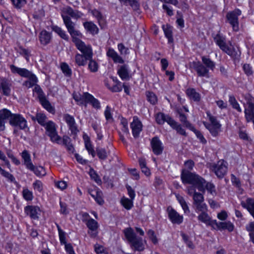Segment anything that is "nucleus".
<instances>
[{
	"label": "nucleus",
	"mask_w": 254,
	"mask_h": 254,
	"mask_svg": "<svg viewBox=\"0 0 254 254\" xmlns=\"http://www.w3.org/2000/svg\"><path fill=\"white\" fill-rule=\"evenodd\" d=\"M9 124L12 127H18L22 130L27 128L26 120L22 115L18 114H13L12 115L9 121Z\"/></svg>",
	"instance_id": "nucleus-8"
},
{
	"label": "nucleus",
	"mask_w": 254,
	"mask_h": 254,
	"mask_svg": "<svg viewBox=\"0 0 254 254\" xmlns=\"http://www.w3.org/2000/svg\"><path fill=\"white\" fill-rule=\"evenodd\" d=\"M1 175L7 179V180L11 182L16 183L15 179L13 175L9 172L5 171L4 170L2 171Z\"/></svg>",
	"instance_id": "nucleus-62"
},
{
	"label": "nucleus",
	"mask_w": 254,
	"mask_h": 254,
	"mask_svg": "<svg viewBox=\"0 0 254 254\" xmlns=\"http://www.w3.org/2000/svg\"><path fill=\"white\" fill-rule=\"evenodd\" d=\"M193 199V204L198 203V202H201L204 201L203 195L200 192H195L192 196Z\"/></svg>",
	"instance_id": "nucleus-55"
},
{
	"label": "nucleus",
	"mask_w": 254,
	"mask_h": 254,
	"mask_svg": "<svg viewBox=\"0 0 254 254\" xmlns=\"http://www.w3.org/2000/svg\"><path fill=\"white\" fill-rule=\"evenodd\" d=\"M201 60L202 62V64L206 66L208 69H210L211 70H213L215 66V64L212 61L210 58H207L205 56H202L201 57Z\"/></svg>",
	"instance_id": "nucleus-39"
},
{
	"label": "nucleus",
	"mask_w": 254,
	"mask_h": 254,
	"mask_svg": "<svg viewBox=\"0 0 254 254\" xmlns=\"http://www.w3.org/2000/svg\"><path fill=\"white\" fill-rule=\"evenodd\" d=\"M190 130L192 131L197 136V138L199 139L200 142L202 143L203 144H205L206 143L207 141L205 139V138L204 137L203 134L201 133V132L196 130L194 127H193L191 128L190 129Z\"/></svg>",
	"instance_id": "nucleus-54"
},
{
	"label": "nucleus",
	"mask_w": 254,
	"mask_h": 254,
	"mask_svg": "<svg viewBox=\"0 0 254 254\" xmlns=\"http://www.w3.org/2000/svg\"><path fill=\"white\" fill-rule=\"evenodd\" d=\"M186 94L188 97L191 100L195 102H198L200 100V95L197 92L194 88H188L186 90Z\"/></svg>",
	"instance_id": "nucleus-34"
},
{
	"label": "nucleus",
	"mask_w": 254,
	"mask_h": 254,
	"mask_svg": "<svg viewBox=\"0 0 254 254\" xmlns=\"http://www.w3.org/2000/svg\"><path fill=\"white\" fill-rule=\"evenodd\" d=\"M165 37L168 39L169 43H173L174 39L172 35V27L169 24H163L162 26Z\"/></svg>",
	"instance_id": "nucleus-26"
},
{
	"label": "nucleus",
	"mask_w": 254,
	"mask_h": 254,
	"mask_svg": "<svg viewBox=\"0 0 254 254\" xmlns=\"http://www.w3.org/2000/svg\"><path fill=\"white\" fill-rule=\"evenodd\" d=\"M21 155L23 160V164L26 166V168L29 169L33 167V164L32 163L31 156L28 151L26 150H23Z\"/></svg>",
	"instance_id": "nucleus-24"
},
{
	"label": "nucleus",
	"mask_w": 254,
	"mask_h": 254,
	"mask_svg": "<svg viewBox=\"0 0 254 254\" xmlns=\"http://www.w3.org/2000/svg\"><path fill=\"white\" fill-rule=\"evenodd\" d=\"M39 38L41 44L46 45L50 43L52 36L50 32L46 30H42L39 34Z\"/></svg>",
	"instance_id": "nucleus-25"
},
{
	"label": "nucleus",
	"mask_w": 254,
	"mask_h": 254,
	"mask_svg": "<svg viewBox=\"0 0 254 254\" xmlns=\"http://www.w3.org/2000/svg\"><path fill=\"white\" fill-rule=\"evenodd\" d=\"M169 125L174 129H175L179 134L186 136L187 133L184 128H182L181 125L176 122L173 119H169Z\"/></svg>",
	"instance_id": "nucleus-28"
},
{
	"label": "nucleus",
	"mask_w": 254,
	"mask_h": 254,
	"mask_svg": "<svg viewBox=\"0 0 254 254\" xmlns=\"http://www.w3.org/2000/svg\"><path fill=\"white\" fill-rule=\"evenodd\" d=\"M64 119L67 124L72 134H76L78 130L74 118L69 114H65L64 116Z\"/></svg>",
	"instance_id": "nucleus-14"
},
{
	"label": "nucleus",
	"mask_w": 254,
	"mask_h": 254,
	"mask_svg": "<svg viewBox=\"0 0 254 254\" xmlns=\"http://www.w3.org/2000/svg\"><path fill=\"white\" fill-rule=\"evenodd\" d=\"M15 7L20 8L26 3V0H11Z\"/></svg>",
	"instance_id": "nucleus-64"
},
{
	"label": "nucleus",
	"mask_w": 254,
	"mask_h": 254,
	"mask_svg": "<svg viewBox=\"0 0 254 254\" xmlns=\"http://www.w3.org/2000/svg\"><path fill=\"white\" fill-rule=\"evenodd\" d=\"M227 163L223 160H219L217 163H214L211 166L212 170L214 172L217 177L219 179H222L227 172Z\"/></svg>",
	"instance_id": "nucleus-6"
},
{
	"label": "nucleus",
	"mask_w": 254,
	"mask_h": 254,
	"mask_svg": "<svg viewBox=\"0 0 254 254\" xmlns=\"http://www.w3.org/2000/svg\"><path fill=\"white\" fill-rule=\"evenodd\" d=\"M203 124L206 127V128L209 130L210 133L213 136L216 137L218 135L219 133L221 130V127L211 126L210 124H206L205 122L203 123Z\"/></svg>",
	"instance_id": "nucleus-38"
},
{
	"label": "nucleus",
	"mask_w": 254,
	"mask_h": 254,
	"mask_svg": "<svg viewBox=\"0 0 254 254\" xmlns=\"http://www.w3.org/2000/svg\"><path fill=\"white\" fill-rule=\"evenodd\" d=\"M206 114L211 123V124H210L211 126L221 127V124L217 120V119L215 117L212 116L209 112H207Z\"/></svg>",
	"instance_id": "nucleus-56"
},
{
	"label": "nucleus",
	"mask_w": 254,
	"mask_h": 254,
	"mask_svg": "<svg viewBox=\"0 0 254 254\" xmlns=\"http://www.w3.org/2000/svg\"><path fill=\"white\" fill-rule=\"evenodd\" d=\"M169 119H172L169 115H166L162 112L158 113L155 116V119L157 123L159 125H163L166 122L169 125L168 121Z\"/></svg>",
	"instance_id": "nucleus-32"
},
{
	"label": "nucleus",
	"mask_w": 254,
	"mask_h": 254,
	"mask_svg": "<svg viewBox=\"0 0 254 254\" xmlns=\"http://www.w3.org/2000/svg\"><path fill=\"white\" fill-rule=\"evenodd\" d=\"M11 84L9 83L8 80L4 77H2L0 85V89L2 90V94L6 96H9L10 95Z\"/></svg>",
	"instance_id": "nucleus-20"
},
{
	"label": "nucleus",
	"mask_w": 254,
	"mask_h": 254,
	"mask_svg": "<svg viewBox=\"0 0 254 254\" xmlns=\"http://www.w3.org/2000/svg\"><path fill=\"white\" fill-rule=\"evenodd\" d=\"M168 216L171 222L174 224H180L183 222V217L180 215L171 206L167 208Z\"/></svg>",
	"instance_id": "nucleus-12"
},
{
	"label": "nucleus",
	"mask_w": 254,
	"mask_h": 254,
	"mask_svg": "<svg viewBox=\"0 0 254 254\" xmlns=\"http://www.w3.org/2000/svg\"><path fill=\"white\" fill-rule=\"evenodd\" d=\"M223 52L230 56L234 61H239L241 52L238 48H235L228 46Z\"/></svg>",
	"instance_id": "nucleus-17"
},
{
	"label": "nucleus",
	"mask_w": 254,
	"mask_h": 254,
	"mask_svg": "<svg viewBox=\"0 0 254 254\" xmlns=\"http://www.w3.org/2000/svg\"><path fill=\"white\" fill-rule=\"evenodd\" d=\"M146 96L147 99L151 104L155 105L157 101V99L155 94L152 92L147 91L146 92Z\"/></svg>",
	"instance_id": "nucleus-53"
},
{
	"label": "nucleus",
	"mask_w": 254,
	"mask_h": 254,
	"mask_svg": "<svg viewBox=\"0 0 254 254\" xmlns=\"http://www.w3.org/2000/svg\"><path fill=\"white\" fill-rule=\"evenodd\" d=\"M62 17L64 24L72 38V40L77 37H81L82 36V34L79 32V31L75 29V24L71 21V18L69 16L64 15V14H62Z\"/></svg>",
	"instance_id": "nucleus-4"
},
{
	"label": "nucleus",
	"mask_w": 254,
	"mask_h": 254,
	"mask_svg": "<svg viewBox=\"0 0 254 254\" xmlns=\"http://www.w3.org/2000/svg\"><path fill=\"white\" fill-rule=\"evenodd\" d=\"M204 188L205 190H206L212 195H214L216 194L215 186L213 184L210 182H206L205 181Z\"/></svg>",
	"instance_id": "nucleus-51"
},
{
	"label": "nucleus",
	"mask_w": 254,
	"mask_h": 254,
	"mask_svg": "<svg viewBox=\"0 0 254 254\" xmlns=\"http://www.w3.org/2000/svg\"><path fill=\"white\" fill-rule=\"evenodd\" d=\"M12 115L13 114L7 109L4 108L0 110V131L4 130L6 121L8 120L9 121Z\"/></svg>",
	"instance_id": "nucleus-10"
},
{
	"label": "nucleus",
	"mask_w": 254,
	"mask_h": 254,
	"mask_svg": "<svg viewBox=\"0 0 254 254\" xmlns=\"http://www.w3.org/2000/svg\"><path fill=\"white\" fill-rule=\"evenodd\" d=\"M150 145L152 152L155 155H160L162 154L164 150V146L158 136H154L151 139Z\"/></svg>",
	"instance_id": "nucleus-9"
},
{
	"label": "nucleus",
	"mask_w": 254,
	"mask_h": 254,
	"mask_svg": "<svg viewBox=\"0 0 254 254\" xmlns=\"http://www.w3.org/2000/svg\"><path fill=\"white\" fill-rule=\"evenodd\" d=\"M23 198L27 201H31L33 198V193L27 189H23L22 191Z\"/></svg>",
	"instance_id": "nucleus-58"
},
{
	"label": "nucleus",
	"mask_w": 254,
	"mask_h": 254,
	"mask_svg": "<svg viewBox=\"0 0 254 254\" xmlns=\"http://www.w3.org/2000/svg\"><path fill=\"white\" fill-rule=\"evenodd\" d=\"M85 146L89 154H91L93 157L96 155V152L94 151L93 146L90 141H86L85 142Z\"/></svg>",
	"instance_id": "nucleus-60"
},
{
	"label": "nucleus",
	"mask_w": 254,
	"mask_h": 254,
	"mask_svg": "<svg viewBox=\"0 0 254 254\" xmlns=\"http://www.w3.org/2000/svg\"><path fill=\"white\" fill-rule=\"evenodd\" d=\"M33 92L37 94L39 100L45 96L42 88L38 84H36L35 85V87L33 89Z\"/></svg>",
	"instance_id": "nucleus-61"
},
{
	"label": "nucleus",
	"mask_w": 254,
	"mask_h": 254,
	"mask_svg": "<svg viewBox=\"0 0 254 254\" xmlns=\"http://www.w3.org/2000/svg\"><path fill=\"white\" fill-rule=\"evenodd\" d=\"M89 174L91 178L96 182L98 184H101L102 183L99 175L97 172L92 168H91L89 170Z\"/></svg>",
	"instance_id": "nucleus-49"
},
{
	"label": "nucleus",
	"mask_w": 254,
	"mask_h": 254,
	"mask_svg": "<svg viewBox=\"0 0 254 254\" xmlns=\"http://www.w3.org/2000/svg\"><path fill=\"white\" fill-rule=\"evenodd\" d=\"M79 38V37H77L72 40V41L74 43L76 48L80 51L82 53L81 54V55H85L89 58L93 57V54L91 45L85 44V43Z\"/></svg>",
	"instance_id": "nucleus-3"
},
{
	"label": "nucleus",
	"mask_w": 254,
	"mask_h": 254,
	"mask_svg": "<svg viewBox=\"0 0 254 254\" xmlns=\"http://www.w3.org/2000/svg\"><path fill=\"white\" fill-rule=\"evenodd\" d=\"M86 224L88 229L92 231H96L98 228V222L92 218L89 219Z\"/></svg>",
	"instance_id": "nucleus-43"
},
{
	"label": "nucleus",
	"mask_w": 254,
	"mask_h": 254,
	"mask_svg": "<svg viewBox=\"0 0 254 254\" xmlns=\"http://www.w3.org/2000/svg\"><path fill=\"white\" fill-rule=\"evenodd\" d=\"M30 168L29 170L33 171L37 176H44L46 174L44 168L42 166L36 167L33 165V167Z\"/></svg>",
	"instance_id": "nucleus-45"
},
{
	"label": "nucleus",
	"mask_w": 254,
	"mask_h": 254,
	"mask_svg": "<svg viewBox=\"0 0 254 254\" xmlns=\"http://www.w3.org/2000/svg\"><path fill=\"white\" fill-rule=\"evenodd\" d=\"M214 41L219 47L220 49L224 51L228 47L225 42V38L220 34H217L214 38Z\"/></svg>",
	"instance_id": "nucleus-33"
},
{
	"label": "nucleus",
	"mask_w": 254,
	"mask_h": 254,
	"mask_svg": "<svg viewBox=\"0 0 254 254\" xmlns=\"http://www.w3.org/2000/svg\"><path fill=\"white\" fill-rule=\"evenodd\" d=\"M118 74L123 80L129 79V71L127 64H123L118 66Z\"/></svg>",
	"instance_id": "nucleus-18"
},
{
	"label": "nucleus",
	"mask_w": 254,
	"mask_h": 254,
	"mask_svg": "<svg viewBox=\"0 0 254 254\" xmlns=\"http://www.w3.org/2000/svg\"><path fill=\"white\" fill-rule=\"evenodd\" d=\"M61 69L64 74L66 76H70L72 74L71 69L69 65L65 63H63L61 64Z\"/></svg>",
	"instance_id": "nucleus-48"
},
{
	"label": "nucleus",
	"mask_w": 254,
	"mask_h": 254,
	"mask_svg": "<svg viewBox=\"0 0 254 254\" xmlns=\"http://www.w3.org/2000/svg\"><path fill=\"white\" fill-rule=\"evenodd\" d=\"M31 119L33 121H37L40 125L43 127L47 123H46L47 117L45 114L41 113H37L36 116H31Z\"/></svg>",
	"instance_id": "nucleus-37"
},
{
	"label": "nucleus",
	"mask_w": 254,
	"mask_h": 254,
	"mask_svg": "<svg viewBox=\"0 0 254 254\" xmlns=\"http://www.w3.org/2000/svg\"><path fill=\"white\" fill-rule=\"evenodd\" d=\"M10 69L12 73H17L22 77H27L30 75L31 71L27 69L18 67L13 64L10 65Z\"/></svg>",
	"instance_id": "nucleus-21"
},
{
	"label": "nucleus",
	"mask_w": 254,
	"mask_h": 254,
	"mask_svg": "<svg viewBox=\"0 0 254 254\" xmlns=\"http://www.w3.org/2000/svg\"><path fill=\"white\" fill-rule=\"evenodd\" d=\"M195 207V209L196 211L203 212L206 211L207 210V205L203 202H198V203H196L193 204Z\"/></svg>",
	"instance_id": "nucleus-59"
},
{
	"label": "nucleus",
	"mask_w": 254,
	"mask_h": 254,
	"mask_svg": "<svg viewBox=\"0 0 254 254\" xmlns=\"http://www.w3.org/2000/svg\"><path fill=\"white\" fill-rule=\"evenodd\" d=\"M177 19L176 20V22L177 24L181 28L184 27V20L183 18V16L182 13L179 12L177 11Z\"/></svg>",
	"instance_id": "nucleus-63"
},
{
	"label": "nucleus",
	"mask_w": 254,
	"mask_h": 254,
	"mask_svg": "<svg viewBox=\"0 0 254 254\" xmlns=\"http://www.w3.org/2000/svg\"><path fill=\"white\" fill-rule=\"evenodd\" d=\"M107 56L111 58L115 63L124 64V60L113 49L110 48L107 52Z\"/></svg>",
	"instance_id": "nucleus-22"
},
{
	"label": "nucleus",
	"mask_w": 254,
	"mask_h": 254,
	"mask_svg": "<svg viewBox=\"0 0 254 254\" xmlns=\"http://www.w3.org/2000/svg\"><path fill=\"white\" fill-rule=\"evenodd\" d=\"M192 66L197 75L200 77H208L209 69L200 62H193Z\"/></svg>",
	"instance_id": "nucleus-11"
},
{
	"label": "nucleus",
	"mask_w": 254,
	"mask_h": 254,
	"mask_svg": "<svg viewBox=\"0 0 254 254\" xmlns=\"http://www.w3.org/2000/svg\"><path fill=\"white\" fill-rule=\"evenodd\" d=\"M229 102L234 109H236L239 112H242V109L233 95L229 96Z\"/></svg>",
	"instance_id": "nucleus-46"
},
{
	"label": "nucleus",
	"mask_w": 254,
	"mask_h": 254,
	"mask_svg": "<svg viewBox=\"0 0 254 254\" xmlns=\"http://www.w3.org/2000/svg\"><path fill=\"white\" fill-rule=\"evenodd\" d=\"M197 218L199 221L204 223H207L210 220V218L206 211L201 212Z\"/></svg>",
	"instance_id": "nucleus-57"
},
{
	"label": "nucleus",
	"mask_w": 254,
	"mask_h": 254,
	"mask_svg": "<svg viewBox=\"0 0 254 254\" xmlns=\"http://www.w3.org/2000/svg\"><path fill=\"white\" fill-rule=\"evenodd\" d=\"M88 61H89L88 68L90 71L92 72H97L98 70V63L95 61L93 60L92 58Z\"/></svg>",
	"instance_id": "nucleus-50"
},
{
	"label": "nucleus",
	"mask_w": 254,
	"mask_h": 254,
	"mask_svg": "<svg viewBox=\"0 0 254 254\" xmlns=\"http://www.w3.org/2000/svg\"><path fill=\"white\" fill-rule=\"evenodd\" d=\"M87 103H90L93 107L97 109H99L101 108L100 103L99 101L95 98L91 94L87 95Z\"/></svg>",
	"instance_id": "nucleus-42"
},
{
	"label": "nucleus",
	"mask_w": 254,
	"mask_h": 254,
	"mask_svg": "<svg viewBox=\"0 0 254 254\" xmlns=\"http://www.w3.org/2000/svg\"><path fill=\"white\" fill-rule=\"evenodd\" d=\"M121 3H123L125 5H127L129 3V5L134 9H136L139 7L138 0H119Z\"/></svg>",
	"instance_id": "nucleus-52"
},
{
	"label": "nucleus",
	"mask_w": 254,
	"mask_h": 254,
	"mask_svg": "<svg viewBox=\"0 0 254 254\" xmlns=\"http://www.w3.org/2000/svg\"><path fill=\"white\" fill-rule=\"evenodd\" d=\"M179 115L180 121L186 127L190 129L193 126L187 120V116L183 114L180 110H178Z\"/></svg>",
	"instance_id": "nucleus-41"
},
{
	"label": "nucleus",
	"mask_w": 254,
	"mask_h": 254,
	"mask_svg": "<svg viewBox=\"0 0 254 254\" xmlns=\"http://www.w3.org/2000/svg\"><path fill=\"white\" fill-rule=\"evenodd\" d=\"M24 210L27 215H29L32 219H37L38 218V214L40 211L39 207L33 205L26 206Z\"/></svg>",
	"instance_id": "nucleus-15"
},
{
	"label": "nucleus",
	"mask_w": 254,
	"mask_h": 254,
	"mask_svg": "<svg viewBox=\"0 0 254 254\" xmlns=\"http://www.w3.org/2000/svg\"><path fill=\"white\" fill-rule=\"evenodd\" d=\"M142 124L136 117H134L132 122L130 124L132 133L134 138H138L142 130Z\"/></svg>",
	"instance_id": "nucleus-13"
},
{
	"label": "nucleus",
	"mask_w": 254,
	"mask_h": 254,
	"mask_svg": "<svg viewBox=\"0 0 254 254\" xmlns=\"http://www.w3.org/2000/svg\"><path fill=\"white\" fill-rule=\"evenodd\" d=\"M62 14H64V15L68 16L69 15L76 19L81 17L82 15V13L81 12L78 10H74L70 6H67L64 8L62 10Z\"/></svg>",
	"instance_id": "nucleus-19"
},
{
	"label": "nucleus",
	"mask_w": 254,
	"mask_h": 254,
	"mask_svg": "<svg viewBox=\"0 0 254 254\" xmlns=\"http://www.w3.org/2000/svg\"><path fill=\"white\" fill-rule=\"evenodd\" d=\"M96 153L98 158L100 160H106L108 157V153L106 149L103 148L97 147Z\"/></svg>",
	"instance_id": "nucleus-44"
},
{
	"label": "nucleus",
	"mask_w": 254,
	"mask_h": 254,
	"mask_svg": "<svg viewBox=\"0 0 254 254\" xmlns=\"http://www.w3.org/2000/svg\"><path fill=\"white\" fill-rule=\"evenodd\" d=\"M245 118L248 122H254V104H251L249 106H245Z\"/></svg>",
	"instance_id": "nucleus-23"
},
{
	"label": "nucleus",
	"mask_w": 254,
	"mask_h": 254,
	"mask_svg": "<svg viewBox=\"0 0 254 254\" xmlns=\"http://www.w3.org/2000/svg\"><path fill=\"white\" fill-rule=\"evenodd\" d=\"M242 206L247 209L251 213L254 211V198H247L245 201H242L241 202Z\"/></svg>",
	"instance_id": "nucleus-27"
},
{
	"label": "nucleus",
	"mask_w": 254,
	"mask_h": 254,
	"mask_svg": "<svg viewBox=\"0 0 254 254\" xmlns=\"http://www.w3.org/2000/svg\"><path fill=\"white\" fill-rule=\"evenodd\" d=\"M85 29L92 35L98 33L99 29L97 26L92 22H85L83 23Z\"/></svg>",
	"instance_id": "nucleus-31"
},
{
	"label": "nucleus",
	"mask_w": 254,
	"mask_h": 254,
	"mask_svg": "<svg viewBox=\"0 0 254 254\" xmlns=\"http://www.w3.org/2000/svg\"><path fill=\"white\" fill-rule=\"evenodd\" d=\"M85 55L77 53L75 56V62L79 66H85L86 64L87 61L91 59Z\"/></svg>",
	"instance_id": "nucleus-30"
},
{
	"label": "nucleus",
	"mask_w": 254,
	"mask_h": 254,
	"mask_svg": "<svg viewBox=\"0 0 254 254\" xmlns=\"http://www.w3.org/2000/svg\"><path fill=\"white\" fill-rule=\"evenodd\" d=\"M212 223L215 224L220 230H227L229 232H232L234 228V225L230 221L217 222L215 220L212 221Z\"/></svg>",
	"instance_id": "nucleus-16"
},
{
	"label": "nucleus",
	"mask_w": 254,
	"mask_h": 254,
	"mask_svg": "<svg viewBox=\"0 0 254 254\" xmlns=\"http://www.w3.org/2000/svg\"><path fill=\"white\" fill-rule=\"evenodd\" d=\"M181 179L184 184L192 185L199 191L203 192L205 191V180L195 173L183 169L182 170Z\"/></svg>",
	"instance_id": "nucleus-1"
},
{
	"label": "nucleus",
	"mask_w": 254,
	"mask_h": 254,
	"mask_svg": "<svg viewBox=\"0 0 254 254\" xmlns=\"http://www.w3.org/2000/svg\"><path fill=\"white\" fill-rule=\"evenodd\" d=\"M122 205L127 210L130 209L133 206V201L131 199L124 197L121 200Z\"/></svg>",
	"instance_id": "nucleus-47"
},
{
	"label": "nucleus",
	"mask_w": 254,
	"mask_h": 254,
	"mask_svg": "<svg viewBox=\"0 0 254 254\" xmlns=\"http://www.w3.org/2000/svg\"><path fill=\"white\" fill-rule=\"evenodd\" d=\"M241 14V11L239 9H235L228 12L226 15V18L234 31H237L239 30L238 16Z\"/></svg>",
	"instance_id": "nucleus-7"
},
{
	"label": "nucleus",
	"mask_w": 254,
	"mask_h": 254,
	"mask_svg": "<svg viewBox=\"0 0 254 254\" xmlns=\"http://www.w3.org/2000/svg\"><path fill=\"white\" fill-rule=\"evenodd\" d=\"M87 95H90L88 92H84L83 94H73V98L74 100L78 103L79 105H84L87 104Z\"/></svg>",
	"instance_id": "nucleus-29"
},
{
	"label": "nucleus",
	"mask_w": 254,
	"mask_h": 254,
	"mask_svg": "<svg viewBox=\"0 0 254 254\" xmlns=\"http://www.w3.org/2000/svg\"><path fill=\"white\" fill-rule=\"evenodd\" d=\"M39 101L42 106L46 109L50 113H52L53 114H55V109L54 107H53L50 102L46 99V97L44 96V97L41 98L39 99Z\"/></svg>",
	"instance_id": "nucleus-35"
},
{
	"label": "nucleus",
	"mask_w": 254,
	"mask_h": 254,
	"mask_svg": "<svg viewBox=\"0 0 254 254\" xmlns=\"http://www.w3.org/2000/svg\"><path fill=\"white\" fill-rule=\"evenodd\" d=\"M124 233L132 249L142 252L144 250V245L142 238L137 237L131 227L124 229Z\"/></svg>",
	"instance_id": "nucleus-2"
},
{
	"label": "nucleus",
	"mask_w": 254,
	"mask_h": 254,
	"mask_svg": "<svg viewBox=\"0 0 254 254\" xmlns=\"http://www.w3.org/2000/svg\"><path fill=\"white\" fill-rule=\"evenodd\" d=\"M92 13L98 20V23L101 28H103L106 24L105 19L102 15L101 13L97 9H93L92 11Z\"/></svg>",
	"instance_id": "nucleus-36"
},
{
	"label": "nucleus",
	"mask_w": 254,
	"mask_h": 254,
	"mask_svg": "<svg viewBox=\"0 0 254 254\" xmlns=\"http://www.w3.org/2000/svg\"><path fill=\"white\" fill-rule=\"evenodd\" d=\"M51 28L53 31L58 34L62 39L65 40H68V35L66 34L65 32L64 31L61 27L57 25H53L51 27Z\"/></svg>",
	"instance_id": "nucleus-40"
},
{
	"label": "nucleus",
	"mask_w": 254,
	"mask_h": 254,
	"mask_svg": "<svg viewBox=\"0 0 254 254\" xmlns=\"http://www.w3.org/2000/svg\"><path fill=\"white\" fill-rule=\"evenodd\" d=\"M44 127L51 140L59 144L61 137L58 134L55 124L52 121H49Z\"/></svg>",
	"instance_id": "nucleus-5"
}]
</instances>
